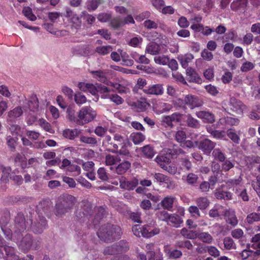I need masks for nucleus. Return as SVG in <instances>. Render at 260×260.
<instances>
[{"label": "nucleus", "mask_w": 260, "mask_h": 260, "mask_svg": "<svg viewBox=\"0 0 260 260\" xmlns=\"http://www.w3.org/2000/svg\"><path fill=\"white\" fill-rule=\"evenodd\" d=\"M197 231L188 230L186 228H183L180 231L181 235L185 239H194L196 238Z\"/></svg>", "instance_id": "35"}, {"label": "nucleus", "mask_w": 260, "mask_h": 260, "mask_svg": "<svg viewBox=\"0 0 260 260\" xmlns=\"http://www.w3.org/2000/svg\"><path fill=\"white\" fill-rule=\"evenodd\" d=\"M97 235L101 240L105 242H111L120 238L121 229L117 225L104 224L100 227Z\"/></svg>", "instance_id": "1"}, {"label": "nucleus", "mask_w": 260, "mask_h": 260, "mask_svg": "<svg viewBox=\"0 0 260 260\" xmlns=\"http://www.w3.org/2000/svg\"><path fill=\"white\" fill-rule=\"evenodd\" d=\"M33 240L30 234L23 237L18 245L19 248L24 252H27L32 246Z\"/></svg>", "instance_id": "14"}, {"label": "nucleus", "mask_w": 260, "mask_h": 260, "mask_svg": "<svg viewBox=\"0 0 260 260\" xmlns=\"http://www.w3.org/2000/svg\"><path fill=\"white\" fill-rule=\"evenodd\" d=\"M216 145V143L208 139H205L198 142V148L205 154H209Z\"/></svg>", "instance_id": "13"}, {"label": "nucleus", "mask_w": 260, "mask_h": 260, "mask_svg": "<svg viewBox=\"0 0 260 260\" xmlns=\"http://www.w3.org/2000/svg\"><path fill=\"white\" fill-rule=\"evenodd\" d=\"M193 58V56L191 54L186 55L184 57L179 58L180 63L183 68H186L188 66V64Z\"/></svg>", "instance_id": "53"}, {"label": "nucleus", "mask_w": 260, "mask_h": 260, "mask_svg": "<svg viewBox=\"0 0 260 260\" xmlns=\"http://www.w3.org/2000/svg\"><path fill=\"white\" fill-rule=\"evenodd\" d=\"M247 107L240 100L237 99L235 97H231L229 102L228 107L229 111L232 113L242 115L244 110Z\"/></svg>", "instance_id": "6"}, {"label": "nucleus", "mask_w": 260, "mask_h": 260, "mask_svg": "<svg viewBox=\"0 0 260 260\" xmlns=\"http://www.w3.org/2000/svg\"><path fill=\"white\" fill-rule=\"evenodd\" d=\"M222 214L226 222L233 226H235L238 223V220L234 210L231 209H224L222 211Z\"/></svg>", "instance_id": "12"}, {"label": "nucleus", "mask_w": 260, "mask_h": 260, "mask_svg": "<svg viewBox=\"0 0 260 260\" xmlns=\"http://www.w3.org/2000/svg\"><path fill=\"white\" fill-rule=\"evenodd\" d=\"M222 209L221 206H215L212 209L209 210V215L212 218L219 217L220 216L219 210Z\"/></svg>", "instance_id": "64"}, {"label": "nucleus", "mask_w": 260, "mask_h": 260, "mask_svg": "<svg viewBox=\"0 0 260 260\" xmlns=\"http://www.w3.org/2000/svg\"><path fill=\"white\" fill-rule=\"evenodd\" d=\"M247 0H237L231 4V8L233 11H244L247 5Z\"/></svg>", "instance_id": "21"}, {"label": "nucleus", "mask_w": 260, "mask_h": 260, "mask_svg": "<svg viewBox=\"0 0 260 260\" xmlns=\"http://www.w3.org/2000/svg\"><path fill=\"white\" fill-rule=\"evenodd\" d=\"M74 100L76 103L81 106L86 102V98L81 93H76L74 95Z\"/></svg>", "instance_id": "60"}, {"label": "nucleus", "mask_w": 260, "mask_h": 260, "mask_svg": "<svg viewBox=\"0 0 260 260\" xmlns=\"http://www.w3.org/2000/svg\"><path fill=\"white\" fill-rule=\"evenodd\" d=\"M142 151L144 156L148 158H152L154 155V151L153 147L150 145H147L141 148Z\"/></svg>", "instance_id": "47"}, {"label": "nucleus", "mask_w": 260, "mask_h": 260, "mask_svg": "<svg viewBox=\"0 0 260 260\" xmlns=\"http://www.w3.org/2000/svg\"><path fill=\"white\" fill-rule=\"evenodd\" d=\"M239 119L232 117H224L220 118L218 123L223 125L236 126L239 123Z\"/></svg>", "instance_id": "19"}, {"label": "nucleus", "mask_w": 260, "mask_h": 260, "mask_svg": "<svg viewBox=\"0 0 260 260\" xmlns=\"http://www.w3.org/2000/svg\"><path fill=\"white\" fill-rule=\"evenodd\" d=\"M246 220L249 224H252L254 222L260 221V214L253 212L247 215Z\"/></svg>", "instance_id": "52"}, {"label": "nucleus", "mask_w": 260, "mask_h": 260, "mask_svg": "<svg viewBox=\"0 0 260 260\" xmlns=\"http://www.w3.org/2000/svg\"><path fill=\"white\" fill-rule=\"evenodd\" d=\"M31 231L36 234H41L47 227V220L42 215V213H38V217L35 219H30Z\"/></svg>", "instance_id": "5"}, {"label": "nucleus", "mask_w": 260, "mask_h": 260, "mask_svg": "<svg viewBox=\"0 0 260 260\" xmlns=\"http://www.w3.org/2000/svg\"><path fill=\"white\" fill-rule=\"evenodd\" d=\"M131 167V163L128 160H125L119 164L115 168V172L118 175H123Z\"/></svg>", "instance_id": "25"}, {"label": "nucleus", "mask_w": 260, "mask_h": 260, "mask_svg": "<svg viewBox=\"0 0 260 260\" xmlns=\"http://www.w3.org/2000/svg\"><path fill=\"white\" fill-rule=\"evenodd\" d=\"M10 219V213L9 211L6 210L0 213V225H6Z\"/></svg>", "instance_id": "40"}, {"label": "nucleus", "mask_w": 260, "mask_h": 260, "mask_svg": "<svg viewBox=\"0 0 260 260\" xmlns=\"http://www.w3.org/2000/svg\"><path fill=\"white\" fill-rule=\"evenodd\" d=\"M183 151L180 148L170 149L166 154L168 156L171 157H177V155L183 153Z\"/></svg>", "instance_id": "61"}, {"label": "nucleus", "mask_w": 260, "mask_h": 260, "mask_svg": "<svg viewBox=\"0 0 260 260\" xmlns=\"http://www.w3.org/2000/svg\"><path fill=\"white\" fill-rule=\"evenodd\" d=\"M81 134L80 130L78 129H66L63 131V136L64 138L70 140H73L76 137L80 136Z\"/></svg>", "instance_id": "28"}, {"label": "nucleus", "mask_w": 260, "mask_h": 260, "mask_svg": "<svg viewBox=\"0 0 260 260\" xmlns=\"http://www.w3.org/2000/svg\"><path fill=\"white\" fill-rule=\"evenodd\" d=\"M186 117V122L188 126L194 128H198L200 127V124L199 121L193 118L190 114H187Z\"/></svg>", "instance_id": "34"}, {"label": "nucleus", "mask_w": 260, "mask_h": 260, "mask_svg": "<svg viewBox=\"0 0 260 260\" xmlns=\"http://www.w3.org/2000/svg\"><path fill=\"white\" fill-rule=\"evenodd\" d=\"M186 76L187 79L189 82L200 83L201 79L199 75L196 72L191 68L189 67L186 69Z\"/></svg>", "instance_id": "20"}, {"label": "nucleus", "mask_w": 260, "mask_h": 260, "mask_svg": "<svg viewBox=\"0 0 260 260\" xmlns=\"http://www.w3.org/2000/svg\"><path fill=\"white\" fill-rule=\"evenodd\" d=\"M78 87L84 91H89L92 95H95L97 93V84L94 86L92 84L80 82L78 84Z\"/></svg>", "instance_id": "22"}, {"label": "nucleus", "mask_w": 260, "mask_h": 260, "mask_svg": "<svg viewBox=\"0 0 260 260\" xmlns=\"http://www.w3.org/2000/svg\"><path fill=\"white\" fill-rule=\"evenodd\" d=\"M96 115V112L90 106L83 107L78 112L79 121L83 120L87 123L92 121Z\"/></svg>", "instance_id": "8"}, {"label": "nucleus", "mask_w": 260, "mask_h": 260, "mask_svg": "<svg viewBox=\"0 0 260 260\" xmlns=\"http://www.w3.org/2000/svg\"><path fill=\"white\" fill-rule=\"evenodd\" d=\"M163 84H150L143 89V92L148 95H161L164 93Z\"/></svg>", "instance_id": "10"}, {"label": "nucleus", "mask_w": 260, "mask_h": 260, "mask_svg": "<svg viewBox=\"0 0 260 260\" xmlns=\"http://www.w3.org/2000/svg\"><path fill=\"white\" fill-rule=\"evenodd\" d=\"M59 202L66 207L68 211H70L77 202V200L75 197L72 195L65 194L60 197Z\"/></svg>", "instance_id": "11"}, {"label": "nucleus", "mask_w": 260, "mask_h": 260, "mask_svg": "<svg viewBox=\"0 0 260 260\" xmlns=\"http://www.w3.org/2000/svg\"><path fill=\"white\" fill-rule=\"evenodd\" d=\"M69 211L59 202L56 204L54 213L57 216L61 217Z\"/></svg>", "instance_id": "39"}, {"label": "nucleus", "mask_w": 260, "mask_h": 260, "mask_svg": "<svg viewBox=\"0 0 260 260\" xmlns=\"http://www.w3.org/2000/svg\"><path fill=\"white\" fill-rule=\"evenodd\" d=\"M22 13L25 16L31 21H34L36 19V16L32 14V10L29 7L24 8L22 10Z\"/></svg>", "instance_id": "62"}, {"label": "nucleus", "mask_w": 260, "mask_h": 260, "mask_svg": "<svg viewBox=\"0 0 260 260\" xmlns=\"http://www.w3.org/2000/svg\"><path fill=\"white\" fill-rule=\"evenodd\" d=\"M155 161L161 168L164 169L171 163V158L167 154L160 155L156 157Z\"/></svg>", "instance_id": "31"}, {"label": "nucleus", "mask_w": 260, "mask_h": 260, "mask_svg": "<svg viewBox=\"0 0 260 260\" xmlns=\"http://www.w3.org/2000/svg\"><path fill=\"white\" fill-rule=\"evenodd\" d=\"M15 227L16 230L14 233V235H17L18 239H20L22 235L21 234L26 229V222L24 214L22 212L17 213L15 218Z\"/></svg>", "instance_id": "7"}, {"label": "nucleus", "mask_w": 260, "mask_h": 260, "mask_svg": "<svg viewBox=\"0 0 260 260\" xmlns=\"http://www.w3.org/2000/svg\"><path fill=\"white\" fill-rule=\"evenodd\" d=\"M160 51V46L154 42L149 43L147 45L145 50L146 53L150 54L152 55H156L159 54Z\"/></svg>", "instance_id": "29"}, {"label": "nucleus", "mask_w": 260, "mask_h": 260, "mask_svg": "<svg viewBox=\"0 0 260 260\" xmlns=\"http://www.w3.org/2000/svg\"><path fill=\"white\" fill-rule=\"evenodd\" d=\"M119 181L120 187L127 190H133L139 183L138 179L135 177L128 180L126 177L122 176L119 178Z\"/></svg>", "instance_id": "9"}, {"label": "nucleus", "mask_w": 260, "mask_h": 260, "mask_svg": "<svg viewBox=\"0 0 260 260\" xmlns=\"http://www.w3.org/2000/svg\"><path fill=\"white\" fill-rule=\"evenodd\" d=\"M133 143L138 145L143 142L145 139V137L141 133H133L130 136Z\"/></svg>", "instance_id": "41"}, {"label": "nucleus", "mask_w": 260, "mask_h": 260, "mask_svg": "<svg viewBox=\"0 0 260 260\" xmlns=\"http://www.w3.org/2000/svg\"><path fill=\"white\" fill-rule=\"evenodd\" d=\"M28 108L32 112L38 110L39 108V101L36 94H32L27 103Z\"/></svg>", "instance_id": "30"}, {"label": "nucleus", "mask_w": 260, "mask_h": 260, "mask_svg": "<svg viewBox=\"0 0 260 260\" xmlns=\"http://www.w3.org/2000/svg\"><path fill=\"white\" fill-rule=\"evenodd\" d=\"M207 131L215 139L218 140H228L226 138V132L214 129L210 126L206 127Z\"/></svg>", "instance_id": "17"}, {"label": "nucleus", "mask_w": 260, "mask_h": 260, "mask_svg": "<svg viewBox=\"0 0 260 260\" xmlns=\"http://www.w3.org/2000/svg\"><path fill=\"white\" fill-rule=\"evenodd\" d=\"M180 117V114L175 113L171 115L166 116L162 117L161 122L166 127H172L173 126V122L179 121Z\"/></svg>", "instance_id": "16"}, {"label": "nucleus", "mask_w": 260, "mask_h": 260, "mask_svg": "<svg viewBox=\"0 0 260 260\" xmlns=\"http://www.w3.org/2000/svg\"><path fill=\"white\" fill-rule=\"evenodd\" d=\"M224 248L226 250L235 249L236 245L233 239L230 237H225L223 240Z\"/></svg>", "instance_id": "38"}, {"label": "nucleus", "mask_w": 260, "mask_h": 260, "mask_svg": "<svg viewBox=\"0 0 260 260\" xmlns=\"http://www.w3.org/2000/svg\"><path fill=\"white\" fill-rule=\"evenodd\" d=\"M174 198L172 197H165L161 202V206L166 209L170 210L172 207Z\"/></svg>", "instance_id": "44"}, {"label": "nucleus", "mask_w": 260, "mask_h": 260, "mask_svg": "<svg viewBox=\"0 0 260 260\" xmlns=\"http://www.w3.org/2000/svg\"><path fill=\"white\" fill-rule=\"evenodd\" d=\"M240 131L237 133L234 128H229L226 132V136H227L231 140L236 144H239L240 142Z\"/></svg>", "instance_id": "27"}, {"label": "nucleus", "mask_w": 260, "mask_h": 260, "mask_svg": "<svg viewBox=\"0 0 260 260\" xmlns=\"http://www.w3.org/2000/svg\"><path fill=\"white\" fill-rule=\"evenodd\" d=\"M222 164H221V168L222 171L228 172L230 169L233 168L235 166V163L234 161H231L229 159H226L222 161Z\"/></svg>", "instance_id": "59"}, {"label": "nucleus", "mask_w": 260, "mask_h": 260, "mask_svg": "<svg viewBox=\"0 0 260 260\" xmlns=\"http://www.w3.org/2000/svg\"><path fill=\"white\" fill-rule=\"evenodd\" d=\"M215 196L218 199L229 200L232 198V193L229 191L218 190L215 192Z\"/></svg>", "instance_id": "42"}, {"label": "nucleus", "mask_w": 260, "mask_h": 260, "mask_svg": "<svg viewBox=\"0 0 260 260\" xmlns=\"http://www.w3.org/2000/svg\"><path fill=\"white\" fill-rule=\"evenodd\" d=\"M126 139L125 137L119 134H114L113 138L106 135L103 140V146L107 151L116 153L119 146L123 143Z\"/></svg>", "instance_id": "2"}, {"label": "nucleus", "mask_w": 260, "mask_h": 260, "mask_svg": "<svg viewBox=\"0 0 260 260\" xmlns=\"http://www.w3.org/2000/svg\"><path fill=\"white\" fill-rule=\"evenodd\" d=\"M67 113L68 115L69 119L71 121L76 122L77 123L80 124V121H79V119H78L75 115V110L71 107H69L67 109Z\"/></svg>", "instance_id": "58"}, {"label": "nucleus", "mask_w": 260, "mask_h": 260, "mask_svg": "<svg viewBox=\"0 0 260 260\" xmlns=\"http://www.w3.org/2000/svg\"><path fill=\"white\" fill-rule=\"evenodd\" d=\"M11 169L10 167H6L2 165H0V172L2 173L1 178V183H7L9 182Z\"/></svg>", "instance_id": "24"}, {"label": "nucleus", "mask_w": 260, "mask_h": 260, "mask_svg": "<svg viewBox=\"0 0 260 260\" xmlns=\"http://www.w3.org/2000/svg\"><path fill=\"white\" fill-rule=\"evenodd\" d=\"M23 114V110L21 107L17 106L8 113V121L11 122L13 119L19 117Z\"/></svg>", "instance_id": "23"}, {"label": "nucleus", "mask_w": 260, "mask_h": 260, "mask_svg": "<svg viewBox=\"0 0 260 260\" xmlns=\"http://www.w3.org/2000/svg\"><path fill=\"white\" fill-rule=\"evenodd\" d=\"M91 73L93 75L94 78L101 82L104 83L107 82V78L103 71L101 70L93 71L91 72Z\"/></svg>", "instance_id": "48"}, {"label": "nucleus", "mask_w": 260, "mask_h": 260, "mask_svg": "<svg viewBox=\"0 0 260 260\" xmlns=\"http://www.w3.org/2000/svg\"><path fill=\"white\" fill-rule=\"evenodd\" d=\"M79 137L80 141L82 143H84L92 146L98 145V141L94 137H88L81 134L80 135Z\"/></svg>", "instance_id": "32"}, {"label": "nucleus", "mask_w": 260, "mask_h": 260, "mask_svg": "<svg viewBox=\"0 0 260 260\" xmlns=\"http://www.w3.org/2000/svg\"><path fill=\"white\" fill-rule=\"evenodd\" d=\"M129 143V142L128 139L126 138L123 143H122L121 145L119 146L120 148L119 149L118 148L117 151L115 153H118L121 155L125 156L126 158L131 157V153L127 148Z\"/></svg>", "instance_id": "26"}, {"label": "nucleus", "mask_w": 260, "mask_h": 260, "mask_svg": "<svg viewBox=\"0 0 260 260\" xmlns=\"http://www.w3.org/2000/svg\"><path fill=\"white\" fill-rule=\"evenodd\" d=\"M112 50L111 46H103L97 47L95 51L100 54L105 55L109 53Z\"/></svg>", "instance_id": "51"}, {"label": "nucleus", "mask_w": 260, "mask_h": 260, "mask_svg": "<svg viewBox=\"0 0 260 260\" xmlns=\"http://www.w3.org/2000/svg\"><path fill=\"white\" fill-rule=\"evenodd\" d=\"M156 108H158L159 112L163 113L170 111L172 108V106L170 104L159 102L156 104Z\"/></svg>", "instance_id": "49"}, {"label": "nucleus", "mask_w": 260, "mask_h": 260, "mask_svg": "<svg viewBox=\"0 0 260 260\" xmlns=\"http://www.w3.org/2000/svg\"><path fill=\"white\" fill-rule=\"evenodd\" d=\"M190 28L193 30L194 32H200L203 35L206 36L210 35L212 32L214 31L213 28H211L207 26H205L202 24L193 23L191 25Z\"/></svg>", "instance_id": "15"}, {"label": "nucleus", "mask_w": 260, "mask_h": 260, "mask_svg": "<svg viewBox=\"0 0 260 260\" xmlns=\"http://www.w3.org/2000/svg\"><path fill=\"white\" fill-rule=\"evenodd\" d=\"M118 246L116 245V243L111 246H108L104 250V253L108 255H113L119 253L117 249Z\"/></svg>", "instance_id": "54"}, {"label": "nucleus", "mask_w": 260, "mask_h": 260, "mask_svg": "<svg viewBox=\"0 0 260 260\" xmlns=\"http://www.w3.org/2000/svg\"><path fill=\"white\" fill-rule=\"evenodd\" d=\"M101 98L103 99L109 98L117 105L121 104L123 102V100L117 94L102 95Z\"/></svg>", "instance_id": "55"}, {"label": "nucleus", "mask_w": 260, "mask_h": 260, "mask_svg": "<svg viewBox=\"0 0 260 260\" xmlns=\"http://www.w3.org/2000/svg\"><path fill=\"white\" fill-rule=\"evenodd\" d=\"M91 204L87 201H83L80 208H78L75 213V219L80 223L84 222L89 216L93 213Z\"/></svg>", "instance_id": "4"}, {"label": "nucleus", "mask_w": 260, "mask_h": 260, "mask_svg": "<svg viewBox=\"0 0 260 260\" xmlns=\"http://www.w3.org/2000/svg\"><path fill=\"white\" fill-rule=\"evenodd\" d=\"M196 204L201 210H205L210 204V202L207 197H200L196 200Z\"/></svg>", "instance_id": "37"}, {"label": "nucleus", "mask_w": 260, "mask_h": 260, "mask_svg": "<svg viewBox=\"0 0 260 260\" xmlns=\"http://www.w3.org/2000/svg\"><path fill=\"white\" fill-rule=\"evenodd\" d=\"M175 246L179 248H186L188 250H192L193 249V245L191 242L187 240H177L176 242Z\"/></svg>", "instance_id": "36"}, {"label": "nucleus", "mask_w": 260, "mask_h": 260, "mask_svg": "<svg viewBox=\"0 0 260 260\" xmlns=\"http://www.w3.org/2000/svg\"><path fill=\"white\" fill-rule=\"evenodd\" d=\"M121 159L118 155L114 156L110 154L107 155L105 158L106 164L108 166L115 165Z\"/></svg>", "instance_id": "46"}, {"label": "nucleus", "mask_w": 260, "mask_h": 260, "mask_svg": "<svg viewBox=\"0 0 260 260\" xmlns=\"http://www.w3.org/2000/svg\"><path fill=\"white\" fill-rule=\"evenodd\" d=\"M71 21L76 29H79L82 23L81 17L75 14L71 18Z\"/></svg>", "instance_id": "63"}, {"label": "nucleus", "mask_w": 260, "mask_h": 260, "mask_svg": "<svg viewBox=\"0 0 260 260\" xmlns=\"http://www.w3.org/2000/svg\"><path fill=\"white\" fill-rule=\"evenodd\" d=\"M174 104L180 108H186L187 106L190 109L201 107L203 102L199 97L192 94L186 95L184 99L179 98L174 101Z\"/></svg>", "instance_id": "3"}, {"label": "nucleus", "mask_w": 260, "mask_h": 260, "mask_svg": "<svg viewBox=\"0 0 260 260\" xmlns=\"http://www.w3.org/2000/svg\"><path fill=\"white\" fill-rule=\"evenodd\" d=\"M197 116L204 121L212 123L215 122V116L213 114L208 111H200L196 112Z\"/></svg>", "instance_id": "18"}, {"label": "nucleus", "mask_w": 260, "mask_h": 260, "mask_svg": "<svg viewBox=\"0 0 260 260\" xmlns=\"http://www.w3.org/2000/svg\"><path fill=\"white\" fill-rule=\"evenodd\" d=\"M214 158L219 161H224L226 158L225 154L219 148L214 149L212 152Z\"/></svg>", "instance_id": "50"}, {"label": "nucleus", "mask_w": 260, "mask_h": 260, "mask_svg": "<svg viewBox=\"0 0 260 260\" xmlns=\"http://www.w3.org/2000/svg\"><path fill=\"white\" fill-rule=\"evenodd\" d=\"M101 0H89L86 3V7L89 11L95 10L101 3Z\"/></svg>", "instance_id": "57"}, {"label": "nucleus", "mask_w": 260, "mask_h": 260, "mask_svg": "<svg viewBox=\"0 0 260 260\" xmlns=\"http://www.w3.org/2000/svg\"><path fill=\"white\" fill-rule=\"evenodd\" d=\"M169 221L174 226L178 228L183 222V220L179 215L173 214L171 215Z\"/></svg>", "instance_id": "45"}, {"label": "nucleus", "mask_w": 260, "mask_h": 260, "mask_svg": "<svg viewBox=\"0 0 260 260\" xmlns=\"http://www.w3.org/2000/svg\"><path fill=\"white\" fill-rule=\"evenodd\" d=\"M110 25L112 28L117 29L123 26V22L120 18L116 17L111 20Z\"/></svg>", "instance_id": "56"}, {"label": "nucleus", "mask_w": 260, "mask_h": 260, "mask_svg": "<svg viewBox=\"0 0 260 260\" xmlns=\"http://www.w3.org/2000/svg\"><path fill=\"white\" fill-rule=\"evenodd\" d=\"M197 238L203 242L208 244L211 243L213 240L212 236L208 232H197L196 238Z\"/></svg>", "instance_id": "33"}, {"label": "nucleus", "mask_w": 260, "mask_h": 260, "mask_svg": "<svg viewBox=\"0 0 260 260\" xmlns=\"http://www.w3.org/2000/svg\"><path fill=\"white\" fill-rule=\"evenodd\" d=\"M134 105L138 109L139 112H143L147 109L149 104L146 102V99H142L135 103Z\"/></svg>", "instance_id": "43"}]
</instances>
